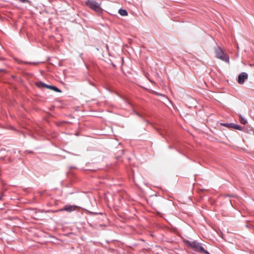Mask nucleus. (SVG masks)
I'll return each mask as SVG.
<instances>
[{
  "mask_svg": "<svg viewBox=\"0 0 254 254\" xmlns=\"http://www.w3.org/2000/svg\"><path fill=\"white\" fill-rule=\"evenodd\" d=\"M187 245L196 252L209 254V253L204 249L199 243L196 241H188Z\"/></svg>",
  "mask_w": 254,
  "mask_h": 254,
  "instance_id": "1",
  "label": "nucleus"
},
{
  "mask_svg": "<svg viewBox=\"0 0 254 254\" xmlns=\"http://www.w3.org/2000/svg\"><path fill=\"white\" fill-rule=\"evenodd\" d=\"M215 52L217 58L226 63H229V57L224 53L220 47L217 46L215 48Z\"/></svg>",
  "mask_w": 254,
  "mask_h": 254,
  "instance_id": "2",
  "label": "nucleus"
},
{
  "mask_svg": "<svg viewBox=\"0 0 254 254\" xmlns=\"http://www.w3.org/2000/svg\"><path fill=\"white\" fill-rule=\"evenodd\" d=\"M85 4L90 8L97 12L100 13L102 11V9L100 7V5L94 0H87L86 1Z\"/></svg>",
  "mask_w": 254,
  "mask_h": 254,
  "instance_id": "3",
  "label": "nucleus"
},
{
  "mask_svg": "<svg viewBox=\"0 0 254 254\" xmlns=\"http://www.w3.org/2000/svg\"><path fill=\"white\" fill-rule=\"evenodd\" d=\"M248 78V74L246 72H242L239 74L238 78V82L242 84L244 83L245 80L247 79Z\"/></svg>",
  "mask_w": 254,
  "mask_h": 254,
  "instance_id": "4",
  "label": "nucleus"
},
{
  "mask_svg": "<svg viewBox=\"0 0 254 254\" xmlns=\"http://www.w3.org/2000/svg\"><path fill=\"white\" fill-rule=\"evenodd\" d=\"M76 206L75 205H65L63 208L57 211H66L68 212H71L75 210Z\"/></svg>",
  "mask_w": 254,
  "mask_h": 254,
  "instance_id": "5",
  "label": "nucleus"
},
{
  "mask_svg": "<svg viewBox=\"0 0 254 254\" xmlns=\"http://www.w3.org/2000/svg\"><path fill=\"white\" fill-rule=\"evenodd\" d=\"M36 85L39 88H47L48 89L52 90L53 86L44 83L41 81H38L36 83Z\"/></svg>",
  "mask_w": 254,
  "mask_h": 254,
  "instance_id": "6",
  "label": "nucleus"
},
{
  "mask_svg": "<svg viewBox=\"0 0 254 254\" xmlns=\"http://www.w3.org/2000/svg\"><path fill=\"white\" fill-rule=\"evenodd\" d=\"M224 126H225V127H233L235 129H238V130H242V127H241L240 126L237 125H235V124H224Z\"/></svg>",
  "mask_w": 254,
  "mask_h": 254,
  "instance_id": "7",
  "label": "nucleus"
},
{
  "mask_svg": "<svg viewBox=\"0 0 254 254\" xmlns=\"http://www.w3.org/2000/svg\"><path fill=\"white\" fill-rule=\"evenodd\" d=\"M119 13L122 16H127V10L123 9H119Z\"/></svg>",
  "mask_w": 254,
  "mask_h": 254,
  "instance_id": "8",
  "label": "nucleus"
},
{
  "mask_svg": "<svg viewBox=\"0 0 254 254\" xmlns=\"http://www.w3.org/2000/svg\"><path fill=\"white\" fill-rule=\"evenodd\" d=\"M240 122L242 124L246 125L247 123V121L246 119L243 117L241 115H239Z\"/></svg>",
  "mask_w": 254,
  "mask_h": 254,
  "instance_id": "9",
  "label": "nucleus"
},
{
  "mask_svg": "<svg viewBox=\"0 0 254 254\" xmlns=\"http://www.w3.org/2000/svg\"><path fill=\"white\" fill-rule=\"evenodd\" d=\"M52 90L58 92H61V90L56 86H53Z\"/></svg>",
  "mask_w": 254,
  "mask_h": 254,
  "instance_id": "10",
  "label": "nucleus"
},
{
  "mask_svg": "<svg viewBox=\"0 0 254 254\" xmlns=\"http://www.w3.org/2000/svg\"><path fill=\"white\" fill-rule=\"evenodd\" d=\"M20 1H21L22 3H25L26 2H29L28 0H19Z\"/></svg>",
  "mask_w": 254,
  "mask_h": 254,
  "instance_id": "11",
  "label": "nucleus"
},
{
  "mask_svg": "<svg viewBox=\"0 0 254 254\" xmlns=\"http://www.w3.org/2000/svg\"><path fill=\"white\" fill-rule=\"evenodd\" d=\"M20 1H21L22 3H25L26 2H29L28 0H19Z\"/></svg>",
  "mask_w": 254,
  "mask_h": 254,
  "instance_id": "12",
  "label": "nucleus"
},
{
  "mask_svg": "<svg viewBox=\"0 0 254 254\" xmlns=\"http://www.w3.org/2000/svg\"><path fill=\"white\" fill-rule=\"evenodd\" d=\"M3 159L4 158L3 157H0V159Z\"/></svg>",
  "mask_w": 254,
  "mask_h": 254,
  "instance_id": "13",
  "label": "nucleus"
},
{
  "mask_svg": "<svg viewBox=\"0 0 254 254\" xmlns=\"http://www.w3.org/2000/svg\"><path fill=\"white\" fill-rule=\"evenodd\" d=\"M156 94L160 95V94H158V93H156Z\"/></svg>",
  "mask_w": 254,
  "mask_h": 254,
  "instance_id": "14",
  "label": "nucleus"
}]
</instances>
